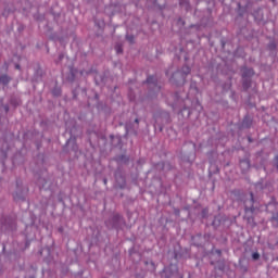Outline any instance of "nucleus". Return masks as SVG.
<instances>
[{
	"label": "nucleus",
	"mask_w": 278,
	"mask_h": 278,
	"mask_svg": "<svg viewBox=\"0 0 278 278\" xmlns=\"http://www.w3.org/2000/svg\"><path fill=\"white\" fill-rule=\"evenodd\" d=\"M182 73H184L185 75H190V67H189V66H184V67H182Z\"/></svg>",
	"instance_id": "1"
},
{
	"label": "nucleus",
	"mask_w": 278,
	"mask_h": 278,
	"mask_svg": "<svg viewBox=\"0 0 278 278\" xmlns=\"http://www.w3.org/2000/svg\"><path fill=\"white\" fill-rule=\"evenodd\" d=\"M0 81H1V84H8V81H10V79L8 78V76H1Z\"/></svg>",
	"instance_id": "2"
},
{
	"label": "nucleus",
	"mask_w": 278,
	"mask_h": 278,
	"mask_svg": "<svg viewBox=\"0 0 278 278\" xmlns=\"http://www.w3.org/2000/svg\"><path fill=\"white\" fill-rule=\"evenodd\" d=\"M253 260H260V253L255 252L252 255Z\"/></svg>",
	"instance_id": "3"
},
{
	"label": "nucleus",
	"mask_w": 278,
	"mask_h": 278,
	"mask_svg": "<svg viewBox=\"0 0 278 278\" xmlns=\"http://www.w3.org/2000/svg\"><path fill=\"white\" fill-rule=\"evenodd\" d=\"M116 51H117V53H123V48H121V46H117Z\"/></svg>",
	"instance_id": "4"
},
{
	"label": "nucleus",
	"mask_w": 278,
	"mask_h": 278,
	"mask_svg": "<svg viewBox=\"0 0 278 278\" xmlns=\"http://www.w3.org/2000/svg\"><path fill=\"white\" fill-rule=\"evenodd\" d=\"M248 75H253V70H248Z\"/></svg>",
	"instance_id": "5"
},
{
	"label": "nucleus",
	"mask_w": 278,
	"mask_h": 278,
	"mask_svg": "<svg viewBox=\"0 0 278 278\" xmlns=\"http://www.w3.org/2000/svg\"><path fill=\"white\" fill-rule=\"evenodd\" d=\"M242 164H244L245 166H249V162H247V161L241 162V165Z\"/></svg>",
	"instance_id": "6"
},
{
	"label": "nucleus",
	"mask_w": 278,
	"mask_h": 278,
	"mask_svg": "<svg viewBox=\"0 0 278 278\" xmlns=\"http://www.w3.org/2000/svg\"><path fill=\"white\" fill-rule=\"evenodd\" d=\"M245 86V88H249V85H244Z\"/></svg>",
	"instance_id": "7"
},
{
	"label": "nucleus",
	"mask_w": 278,
	"mask_h": 278,
	"mask_svg": "<svg viewBox=\"0 0 278 278\" xmlns=\"http://www.w3.org/2000/svg\"><path fill=\"white\" fill-rule=\"evenodd\" d=\"M148 81H151V78H148Z\"/></svg>",
	"instance_id": "8"
},
{
	"label": "nucleus",
	"mask_w": 278,
	"mask_h": 278,
	"mask_svg": "<svg viewBox=\"0 0 278 278\" xmlns=\"http://www.w3.org/2000/svg\"><path fill=\"white\" fill-rule=\"evenodd\" d=\"M16 68H20V66H18V65H16Z\"/></svg>",
	"instance_id": "9"
}]
</instances>
